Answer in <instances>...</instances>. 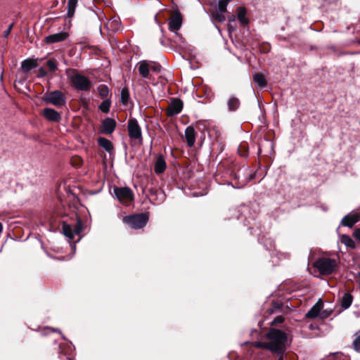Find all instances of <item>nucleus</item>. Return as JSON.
<instances>
[{
	"instance_id": "obj_14",
	"label": "nucleus",
	"mask_w": 360,
	"mask_h": 360,
	"mask_svg": "<svg viewBox=\"0 0 360 360\" xmlns=\"http://www.w3.org/2000/svg\"><path fill=\"white\" fill-rule=\"evenodd\" d=\"M68 37V34L65 32H61L53 34H50L45 38V41L47 44H53L60 42L65 40Z\"/></svg>"
},
{
	"instance_id": "obj_37",
	"label": "nucleus",
	"mask_w": 360,
	"mask_h": 360,
	"mask_svg": "<svg viewBox=\"0 0 360 360\" xmlns=\"http://www.w3.org/2000/svg\"><path fill=\"white\" fill-rule=\"evenodd\" d=\"M12 28H13V24H11L4 32V37H8V35L10 34V33L11 32Z\"/></svg>"
},
{
	"instance_id": "obj_4",
	"label": "nucleus",
	"mask_w": 360,
	"mask_h": 360,
	"mask_svg": "<svg viewBox=\"0 0 360 360\" xmlns=\"http://www.w3.org/2000/svg\"><path fill=\"white\" fill-rule=\"evenodd\" d=\"M72 86L78 91H88L91 87L89 79L81 74L75 73L70 77Z\"/></svg>"
},
{
	"instance_id": "obj_13",
	"label": "nucleus",
	"mask_w": 360,
	"mask_h": 360,
	"mask_svg": "<svg viewBox=\"0 0 360 360\" xmlns=\"http://www.w3.org/2000/svg\"><path fill=\"white\" fill-rule=\"evenodd\" d=\"M360 219V215L356 212H351L349 214L344 217L342 219L341 224L347 226L352 227L354 224L359 221Z\"/></svg>"
},
{
	"instance_id": "obj_9",
	"label": "nucleus",
	"mask_w": 360,
	"mask_h": 360,
	"mask_svg": "<svg viewBox=\"0 0 360 360\" xmlns=\"http://www.w3.org/2000/svg\"><path fill=\"white\" fill-rule=\"evenodd\" d=\"M183 108V102L179 98H174L169 104L167 110V115L173 117L181 112Z\"/></svg>"
},
{
	"instance_id": "obj_38",
	"label": "nucleus",
	"mask_w": 360,
	"mask_h": 360,
	"mask_svg": "<svg viewBox=\"0 0 360 360\" xmlns=\"http://www.w3.org/2000/svg\"><path fill=\"white\" fill-rule=\"evenodd\" d=\"M283 321H284V319L281 316H278L275 318V319L274 320L272 323H282V322H283Z\"/></svg>"
},
{
	"instance_id": "obj_41",
	"label": "nucleus",
	"mask_w": 360,
	"mask_h": 360,
	"mask_svg": "<svg viewBox=\"0 0 360 360\" xmlns=\"http://www.w3.org/2000/svg\"><path fill=\"white\" fill-rule=\"evenodd\" d=\"M48 330H50L51 331H53V332H58L60 333V331L58 329H54V328H47Z\"/></svg>"
},
{
	"instance_id": "obj_32",
	"label": "nucleus",
	"mask_w": 360,
	"mask_h": 360,
	"mask_svg": "<svg viewBox=\"0 0 360 360\" xmlns=\"http://www.w3.org/2000/svg\"><path fill=\"white\" fill-rule=\"evenodd\" d=\"M238 153L242 157H245L248 155V148L246 144H240L238 148Z\"/></svg>"
},
{
	"instance_id": "obj_7",
	"label": "nucleus",
	"mask_w": 360,
	"mask_h": 360,
	"mask_svg": "<svg viewBox=\"0 0 360 360\" xmlns=\"http://www.w3.org/2000/svg\"><path fill=\"white\" fill-rule=\"evenodd\" d=\"M82 231V223L78 219L74 228L67 223L63 224V233L69 239H73L75 235H79Z\"/></svg>"
},
{
	"instance_id": "obj_30",
	"label": "nucleus",
	"mask_w": 360,
	"mask_h": 360,
	"mask_svg": "<svg viewBox=\"0 0 360 360\" xmlns=\"http://www.w3.org/2000/svg\"><path fill=\"white\" fill-rule=\"evenodd\" d=\"M98 92L101 96L106 97L109 92L108 88L104 84L99 85L98 86Z\"/></svg>"
},
{
	"instance_id": "obj_15",
	"label": "nucleus",
	"mask_w": 360,
	"mask_h": 360,
	"mask_svg": "<svg viewBox=\"0 0 360 360\" xmlns=\"http://www.w3.org/2000/svg\"><path fill=\"white\" fill-rule=\"evenodd\" d=\"M185 138L189 147L194 146L195 142V131L192 126H188L185 130Z\"/></svg>"
},
{
	"instance_id": "obj_43",
	"label": "nucleus",
	"mask_w": 360,
	"mask_h": 360,
	"mask_svg": "<svg viewBox=\"0 0 360 360\" xmlns=\"http://www.w3.org/2000/svg\"><path fill=\"white\" fill-rule=\"evenodd\" d=\"M231 30H233V27L231 26H229V30L230 31Z\"/></svg>"
},
{
	"instance_id": "obj_42",
	"label": "nucleus",
	"mask_w": 360,
	"mask_h": 360,
	"mask_svg": "<svg viewBox=\"0 0 360 360\" xmlns=\"http://www.w3.org/2000/svg\"><path fill=\"white\" fill-rule=\"evenodd\" d=\"M235 20V18L234 17H231L229 18V20L230 21H233Z\"/></svg>"
},
{
	"instance_id": "obj_5",
	"label": "nucleus",
	"mask_w": 360,
	"mask_h": 360,
	"mask_svg": "<svg viewBox=\"0 0 360 360\" xmlns=\"http://www.w3.org/2000/svg\"><path fill=\"white\" fill-rule=\"evenodd\" d=\"M42 99L44 101L57 107L62 106L65 104V96L63 92L58 90L46 92L44 95Z\"/></svg>"
},
{
	"instance_id": "obj_19",
	"label": "nucleus",
	"mask_w": 360,
	"mask_h": 360,
	"mask_svg": "<svg viewBox=\"0 0 360 360\" xmlns=\"http://www.w3.org/2000/svg\"><path fill=\"white\" fill-rule=\"evenodd\" d=\"M240 102L239 99L235 96L229 98L227 105L230 112H234L240 107Z\"/></svg>"
},
{
	"instance_id": "obj_28",
	"label": "nucleus",
	"mask_w": 360,
	"mask_h": 360,
	"mask_svg": "<svg viewBox=\"0 0 360 360\" xmlns=\"http://www.w3.org/2000/svg\"><path fill=\"white\" fill-rule=\"evenodd\" d=\"M111 101L109 99H105L99 105L98 108L103 112L108 113L110 110Z\"/></svg>"
},
{
	"instance_id": "obj_3",
	"label": "nucleus",
	"mask_w": 360,
	"mask_h": 360,
	"mask_svg": "<svg viewBox=\"0 0 360 360\" xmlns=\"http://www.w3.org/2000/svg\"><path fill=\"white\" fill-rule=\"evenodd\" d=\"M148 219V217L145 214H134L124 217L123 222L131 229H140L146 226Z\"/></svg>"
},
{
	"instance_id": "obj_11",
	"label": "nucleus",
	"mask_w": 360,
	"mask_h": 360,
	"mask_svg": "<svg viewBox=\"0 0 360 360\" xmlns=\"http://www.w3.org/2000/svg\"><path fill=\"white\" fill-rule=\"evenodd\" d=\"M136 68L139 75L144 79H151L152 75L150 74V66L148 60H143L139 61L136 64Z\"/></svg>"
},
{
	"instance_id": "obj_2",
	"label": "nucleus",
	"mask_w": 360,
	"mask_h": 360,
	"mask_svg": "<svg viewBox=\"0 0 360 360\" xmlns=\"http://www.w3.org/2000/svg\"><path fill=\"white\" fill-rule=\"evenodd\" d=\"M314 266L322 275L331 274L337 266V261L329 257L319 258L314 264Z\"/></svg>"
},
{
	"instance_id": "obj_10",
	"label": "nucleus",
	"mask_w": 360,
	"mask_h": 360,
	"mask_svg": "<svg viewBox=\"0 0 360 360\" xmlns=\"http://www.w3.org/2000/svg\"><path fill=\"white\" fill-rule=\"evenodd\" d=\"M182 25V18L179 12H176L169 20V29L171 32L176 33Z\"/></svg>"
},
{
	"instance_id": "obj_44",
	"label": "nucleus",
	"mask_w": 360,
	"mask_h": 360,
	"mask_svg": "<svg viewBox=\"0 0 360 360\" xmlns=\"http://www.w3.org/2000/svg\"><path fill=\"white\" fill-rule=\"evenodd\" d=\"M231 30H233V27L231 26H229V30L230 31Z\"/></svg>"
},
{
	"instance_id": "obj_1",
	"label": "nucleus",
	"mask_w": 360,
	"mask_h": 360,
	"mask_svg": "<svg viewBox=\"0 0 360 360\" xmlns=\"http://www.w3.org/2000/svg\"><path fill=\"white\" fill-rule=\"evenodd\" d=\"M286 341L287 335L284 332L277 329H271L266 335V341L257 342L255 346L282 354L285 350Z\"/></svg>"
},
{
	"instance_id": "obj_20",
	"label": "nucleus",
	"mask_w": 360,
	"mask_h": 360,
	"mask_svg": "<svg viewBox=\"0 0 360 360\" xmlns=\"http://www.w3.org/2000/svg\"><path fill=\"white\" fill-rule=\"evenodd\" d=\"M98 143L101 147L104 148L107 152L110 153L113 150L112 143L107 139L101 137L98 139Z\"/></svg>"
},
{
	"instance_id": "obj_35",
	"label": "nucleus",
	"mask_w": 360,
	"mask_h": 360,
	"mask_svg": "<svg viewBox=\"0 0 360 360\" xmlns=\"http://www.w3.org/2000/svg\"><path fill=\"white\" fill-rule=\"evenodd\" d=\"M353 345L356 351H360V330L356 333V338L354 340Z\"/></svg>"
},
{
	"instance_id": "obj_34",
	"label": "nucleus",
	"mask_w": 360,
	"mask_h": 360,
	"mask_svg": "<svg viewBox=\"0 0 360 360\" xmlns=\"http://www.w3.org/2000/svg\"><path fill=\"white\" fill-rule=\"evenodd\" d=\"M46 65L51 72H54L57 69V63L56 61L53 59H49L46 62Z\"/></svg>"
},
{
	"instance_id": "obj_21",
	"label": "nucleus",
	"mask_w": 360,
	"mask_h": 360,
	"mask_svg": "<svg viewBox=\"0 0 360 360\" xmlns=\"http://www.w3.org/2000/svg\"><path fill=\"white\" fill-rule=\"evenodd\" d=\"M246 15V10L243 7H239L237 9V17L238 20L242 25H247L248 23V20L245 17Z\"/></svg>"
},
{
	"instance_id": "obj_45",
	"label": "nucleus",
	"mask_w": 360,
	"mask_h": 360,
	"mask_svg": "<svg viewBox=\"0 0 360 360\" xmlns=\"http://www.w3.org/2000/svg\"><path fill=\"white\" fill-rule=\"evenodd\" d=\"M278 360H283V356H281Z\"/></svg>"
},
{
	"instance_id": "obj_27",
	"label": "nucleus",
	"mask_w": 360,
	"mask_h": 360,
	"mask_svg": "<svg viewBox=\"0 0 360 360\" xmlns=\"http://www.w3.org/2000/svg\"><path fill=\"white\" fill-rule=\"evenodd\" d=\"M341 242L347 247L354 248L355 247L354 241L347 235H342Z\"/></svg>"
},
{
	"instance_id": "obj_23",
	"label": "nucleus",
	"mask_w": 360,
	"mask_h": 360,
	"mask_svg": "<svg viewBox=\"0 0 360 360\" xmlns=\"http://www.w3.org/2000/svg\"><path fill=\"white\" fill-rule=\"evenodd\" d=\"M77 1L78 0H68L67 13V16L68 18H72L74 15Z\"/></svg>"
},
{
	"instance_id": "obj_17",
	"label": "nucleus",
	"mask_w": 360,
	"mask_h": 360,
	"mask_svg": "<svg viewBox=\"0 0 360 360\" xmlns=\"http://www.w3.org/2000/svg\"><path fill=\"white\" fill-rule=\"evenodd\" d=\"M44 117L49 121L58 122L60 120V114L52 108H45L43 112Z\"/></svg>"
},
{
	"instance_id": "obj_29",
	"label": "nucleus",
	"mask_w": 360,
	"mask_h": 360,
	"mask_svg": "<svg viewBox=\"0 0 360 360\" xmlns=\"http://www.w3.org/2000/svg\"><path fill=\"white\" fill-rule=\"evenodd\" d=\"M148 65L150 66V72H160L161 71L162 67L158 63L148 60Z\"/></svg>"
},
{
	"instance_id": "obj_22",
	"label": "nucleus",
	"mask_w": 360,
	"mask_h": 360,
	"mask_svg": "<svg viewBox=\"0 0 360 360\" xmlns=\"http://www.w3.org/2000/svg\"><path fill=\"white\" fill-rule=\"evenodd\" d=\"M254 82L257 84L259 87H264L266 84V79L262 74L260 73H255L253 75Z\"/></svg>"
},
{
	"instance_id": "obj_31",
	"label": "nucleus",
	"mask_w": 360,
	"mask_h": 360,
	"mask_svg": "<svg viewBox=\"0 0 360 360\" xmlns=\"http://www.w3.org/2000/svg\"><path fill=\"white\" fill-rule=\"evenodd\" d=\"M129 98V94L127 89H123L121 91V102L123 104H127Z\"/></svg>"
},
{
	"instance_id": "obj_8",
	"label": "nucleus",
	"mask_w": 360,
	"mask_h": 360,
	"mask_svg": "<svg viewBox=\"0 0 360 360\" xmlns=\"http://www.w3.org/2000/svg\"><path fill=\"white\" fill-rule=\"evenodd\" d=\"M127 127L129 136L131 139L141 140V130L135 119H129Z\"/></svg>"
},
{
	"instance_id": "obj_25",
	"label": "nucleus",
	"mask_w": 360,
	"mask_h": 360,
	"mask_svg": "<svg viewBox=\"0 0 360 360\" xmlns=\"http://www.w3.org/2000/svg\"><path fill=\"white\" fill-rule=\"evenodd\" d=\"M37 62L34 60H25L21 63V68L25 71H29L37 67Z\"/></svg>"
},
{
	"instance_id": "obj_16",
	"label": "nucleus",
	"mask_w": 360,
	"mask_h": 360,
	"mask_svg": "<svg viewBox=\"0 0 360 360\" xmlns=\"http://www.w3.org/2000/svg\"><path fill=\"white\" fill-rule=\"evenodd\" d=\"M166 162L162 155L158 156L154 163V172L157 174L163 173L166 169Z\"/></svg>"
},
{
	"instance_id": "obj_36",
	"label": "nucleus",
	"mask_w": 360,
	"mask_h": 360,
	"mask_svg": "<svg viewBox=\"0 0 360 360\" xmlns=\"http://www.w3.org/2000/svg\"><path fill=\"white\" fill-rule=\"evenodd\" d=\"M82 162V159L79 157H75L72 160V164L74 166H79Z\"/></svg>"
},
{
	"instance_id": "obj_24",
	"label": "nucleus",
	"mask_w": 360,
	"mask_h": 360,
	"mask_svg": "<svg viewBox=\"0 0 360 360\" xmlns=\"http://www.w3.org/2000/svg\"><path fill=\"white\" fill-rule=\"evenodd\" d=\"M352 296L349 293H345L342 297L341 306L344 309L349 308L352 303Z\"/></svg>"
},
{
	"instance_id": "obj_40",
	"label": "nucleus",
	"mask_w": 360,
	"mask_h": 360,
	"mask_svg": "<svg viewBox=\"0 0 360 360\" xmlns=\"http://www.w3.org/2000/svg\"><path fill=\"white\" fill-rule=\"evenodd\" d=\"M39 73L40 77H44L46 75V72L43 68L39 69Z\"/></svg>"
},
{
	"instance_id": "obj_12",
	"label": "nucleus",
	"mask_w": 360,
	"mask_h": 360,
	"mask_svg": "<svg viewBox=\"0 0 360 360\" xmlns=\"http://www.w3.org/2000/svg\"><path fill=\"white\" fill-rule=\"evenodd\" d=\"M116 127V122L115 120L107 117L102 122L101 126V132L105 134H111Z\"/></svg>"
},
{
	"instance_id": "obj_39",
	"label": "nucleus",
	"mask_w": 360,
	"mask_h": 360,
	"mask_svg": "<svg viewBox=\"0 0 360 360\" xmlns=\"http://www.w3.org/2000/svg\"><path fill=\"white\" fill-rule=\"evenodd\" d=\"M354 237L360 242V229H356L354 232Z\"/></svg>"
},
{
	"instance_id": "obj_6",
	"label": "nucleus",
	"mask_w": 360,
	"mask_h": 360,
	"mask_svg": "<svg viewBox=\"0 0 360 360\" xmlns=\"http://www.w3.org/2000/svg\"><path fill=\"white\" fill-rule=\"evenodd\" d=\"M113 191L117 199L123 204H129L134 198L131 190L127 187H115Z\"/></svg>"
},
{
	"instance_id": "obj_33",
	"label": "nucleus",
	"mask_w": 360,
	"mask_h": 360,
	"mask_svg": "<svg viewBox=\"0 0 360 360\" xmlns=\"http://www.w3.org/2000/svg\"><path fill=\"white\" fill-rule=\"evenodd\" d=\"M228 4H229V2H227V1L219 0L218 2V8L216 9L219 11H222V12L225 13L226 11V7H227Z\"/></svg>"
},
{
	"instance_id": "obj_18",
	"label": "nucleus",
	"mask_w": 360,
	"mask_h": 360,
	"mask_svg": "<svg viewBox=\"0 0 360 360\" xmlns=\"http://www.w3.org/2000/svg\"><path fill=\"white\" fill-rule=\"evenodd\" d=\"M323 308V302L321 300L311 308V309L307 313L306 316L308 318H316L320 314V311Z\"/></svg>"
},
{
	"instance_id": "obj_26",
	"label": "nucleus",
	"mask_w": 360,
	"mask_h": 360,
	"mask_svg": "<svg viewBox=\"0 0 360 360\" xmlns=\"http://www.w3.org/2000/svg\"><path fill=\"white\" fill-rule=\"evenodd\" d=\"M212 18L217 22H224L226 20L224 13L214 9L212 13Z\"/></svg>"
}]
</instances>
